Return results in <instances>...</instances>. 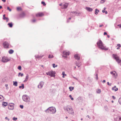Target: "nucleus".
I'll use <instances>...</instances> for the list:
<instances>
[{
  "instance_id": "obj_1",
  "label": "nucleus",
  "mask_w": 121,
  "mask_h": 121,
  "mask_svg": "<svg viewBox=\"0 0 121 121\" xmlns=\"http://www.w3.org/2000/svg\"><path fill=\"white\" fill-rule=\"evenodd\" d=\"M64 108L65 112H67L70 114H71L72 115H74V112L71 106L67 105Z\"/></svg>"
},
{
  "instance_id": "obj_2",
  "label": "nucleus",
  "mask_w": 121,
  "mask_h": 121,
  "mask_svg": "<svg viewBox=\"0 0 121 121\" xmlns=\"http://www.w3.org/2000/svg\"><path fill=\"white\" fill-rule=\"evenodd\" d=\"M97 44L99 48L102 50H107L108 49V48H106L104 47L102 42L100 40L97 42Z\"/></svg>"
},
{
  "instance_id": "obj_3",
  "label": "nucleus",
  "mask_w": 121,
  "mask_h": 121,
  "mask_svg": "<svg viewBox=\"0 0 121 121\" xmlns=\"http://www.w3.org/2000/svg\"><path fill=\"white\" fill-rule=\"evenodd\" d=\"M23 100L26 102H29L30 100L29 97L27 95H23L22 96Z\"/></svg>"
},
{
  "instance_id": "obj_4",
  "label": "nucleus",
  "mask_w": 121,
  "mask_h": 121,
  "mask_svg": "<svg viewBox=\"0 0 121 121\" xmlns=\"http://www.w3.org/2000/svg\"><path fill=\"white\" fill-rule=\"evenodd\" d=\"M112 57L113 58L116 60V61L118 63H119L121 62L120 65H121V60L119 59V57L117 55L115 54L112 55Z\"/></svg>"
},
{
  "instance_id": "obj_5",
  "label": "nucleus",
  "mask_w": 121,
  "mask_h": 121,
  "mask_svg": "<svg viewBox=\"0 0 121 121\" xmlns=\"http://www.w3.org/2000/svg\"><path fill=\"white\" fill-rule=\"evenodd\" d=\"M49 108V111L50 113L52 114L55 113L56 111V108L53 106L50 107Z\"/></svg>"
},
{
  "instance_id": "obj_6",
  "label": "nucleus",
  "mask_w": 121,
  "mask_h": 121,
  "mask_svg": "<svg viewBox=\"0 0 121 121\" xmlns=\"http://www.w3.org/2000/svg\"><path fill=\"white\" fill-rule=\"evenodd\" d=\"M14 104L13 103H9L8 106V108L10 110H13L14 108Z\"/></svg>"
},
{
  "instance_id": "obj_7",
  "label": "nucleus",
  "mask_w": 121,
  "mask_h": 121,
  "mask_svg": "<svg viewBox=\"0 0 121 121\" xmlns=\"http://www.w3.org/2000/svg\"><path fill=\"white\" fill-rule=\"evenodd\" d=\"M63 56L66 58L67 57V56L69 55V52H66L65 51H64L63 52Z\"/></svg>"
},
{
  "instance_id": "obj_8",
  "label": "nucleus",
  "mask_w": 121,
  "mask_h": 121,
  "mask_svg": "<svg viewBox=\"0 0 121 121\" xmlns=\"http://www.w3.org/2000/svg\"><path fill=\"white\" fill-rule=\"evenodd\" d=\"M44 83L43 82H40L38 86V87L39 88H42L43 86Z\"/></svg>"
},
{
  "instance_id": "obj_9",
  "label": "nucleus",
  "mask_w": 121,
  "mask_h": 121,
  "mask_svg": "<svg viewBox=\"0 0 121 121\" xmlns=\"http://www.w3.org/2000/svg\"><path fill=\"white\" fill-rule=\"evenodd\" d=\"M2 61L3 62H8V58L7 57L4 56L2 58Z\"/></svg>"
},
{
  "instance_id": "obj_10",
  "label": "nucleus",
  "mask_w": 121,
  "mask_h": 121,
  "mask_svg": "<svg viewBox=\"0 0 121 121\" xmlns=\"http://www.w3.org/2000/svg\"><path fill=\"white\" fill-rule=\"evenodd\" d=\"M3 45L4 48H8V42L7 41L4 42L3 43Z\"/></svg>"
},
{
  "instance_id": "obj_11",
  "label": "nucleus",
  "mask_w": 121,
  "mask_h": 121,
  "mask_svg": "<svg viewBox=\"0 0 121 121\" xmlns=\"http://www.w3.org/2000/svg\"><path fill=\"white\" fill-rule=\"evenodd\" d=\"M114 120L115 121H121V117H117L114 119Z\"/></svg>"
},
{
  "instance_id": "obj_12",
  "label": "nucleus",
  "mask_w": 121,
  "mask_h": 121,
  "mask_svg": "<svg viewBox=\"0 0 121 121\" xmlns=\"http://www.w3.org/2000/svg\"><path fill=\"white\" fill-rule=\"evenodd\" d=\"M85 9L89 12H91L93 10L92 8L87 7L85 8Z\"/></svg>"
},
{
  "instance_id": "obj_13",
  "label": "nucleus",
  "mask_w": 121,
  "mask_h": 121,
  "mask_svg": "<svg viewBox=\"0 0 121 121\" xmlns=\"http://www.w3.org/2000/svg\"><path fill=\"white\" fill-rule=\"evenodd\" d=\"M68 4L67 3H66L64 4V7L62 8V9H66L68 7Z\"/></svg>"
},
{
  "instance_id": "obj_14",
  "label": "nucleus",
  "mask_w": 121,
  "mask_h": 121,
  "mask_svg": "<svg viewBox=\"0 0 121 121\" xmlns=\"http://www.w3.org/2000/svg\"><path fill=\"white\" fill-rule=\"evenodd\" d=\"M43 15V14L41 13H39L36 14V16L37 17H42Z\"/></svg>"
},
{
  "instance_id": "obj_15",
  "label": "nucleus",
  "mask_w": 121,
  "mask_h": 121,
  "mask_svg": "<svg viewBox=\"0 0 121 121\" xmlns=\"http://www.w3.org/2000/svg\"><path fill=\"white\" fill-rule=\"evenodd\" d=\"M25 16V14L24 13H22L20 14L19 16L21 18H23Z\"/></svg>"
},
{
  "instance_id": "obj_16",
  "label": "nucleus",
  "mask_w": 121,
  "mask_h": 121,
  "mask_svg": "<svg viewBox=\"0 0 121 121\" xmlns=\"http://www.w3.org/2000/svg\"><path fill=\"white\" fill-rule=\"evenodd\" d=\"M51 74L50 75V76L51 77H55V73L53 71H52L51 72Z\"/></svg>"
},
{
  "instance_id": "obj_17",
  "label": "nucleus",
  "mask_w": 121,
  "mask_h": 121,
  "mask_svg": "<svg viewBox=\"0 0 121 121\" xmlns=\"http://www.w3.org/2000/svg\"><path fill=\"white\" fill-rule=\"evenodd\" d=\"M112 90H114L115 91H116L118 90V88H116V86H114V87L112 88Z\"/></svg>"
},
{
  "instance_id": "obj_18",
  "label": "nucleus",
  "mask_w": 121,
  "mask_h": 121,
  "mask_svg": "<svg viewBox=\"0 0 121 121\" xmlns=\"http://www.w3.org/2000/svg\"><path fill=\"white\" fill-rule=\"evenodd\" d=\"M74 57L77 60H78L80 59V57L77 55H75L74 56Z\"/></svg>"
},
{
  "instance_id": "obj_19",
  "label": "nucleus",
  "mask_w": 121,
  "mask_h": 121,
  "mask_svg": "<svg viewBox=\"0 0 121 121\" xmlns=\"http://www.w3.org/2000/svg\"><path fill=\"white\" fill-rule=\"evenodd\" d=\"M7 102H3L2 105L3 106H4V107H6V106L7 105Z\"/></svg>"
},
{
  "instance_id": "obj_20",
  "label": "nucleus",
  "mask_w": 121,
  "mask_h": 121,
  "mask_svg": "<svg viewBox=\"0 0 121 121\" xmlns=\"http://www.w3.org/2000/svg\"><path fill=\"white\" fill-rule=\"evenodd\" d=\"M13 85L14 86H17V81H13Z\"/></svg>"
},
{
  "instance_id": "obj_21",
  "label": "nucleus",
  "mask_w": 121,
  "mask_h": 121,
  "mask_svg": "<svg viewBox=\"0 0 121 121\" xmlns=\"http://www.w3.org/2000/svg\"><path fill=\"white\" fill-rule=\"evenodd\" d=\"M3 19L4 20H6V22H8V18L5 17V14H4L3 16Z\"/></svg>"
},
{
  "instance_id": "obj_22",
  "label": "nucleus",
  "mask_w": 121,
  "mask_h": 121,
  "mask_svg": "<svg viewBox=\"0 0 121 121\" xmlns=\"http://www.w3.org/2000/svg\"><path fill=\"white\" fill-rule=\"evenodd\" d=\"M80 13H78L77 12L75 11V13H74V14L75 15H76L77 16L80 15Z\"/></svg>"
},
{
  "instance_id": "obj_23",
  "label": "nucleus",
  "mask_w": 121,
  "mask_h": 121,
  "mask_svg": "<svg viewBox=\"0 0 121 121\" xmlns=\"http://www.w3.org/2000/svg\"><path fill=\"white\" fill-rule=\"evenodd\" d=\"M115 72L116 73V74H115V73H113L112 75L113 77H114L115 78H116L117 76V73H116V72L115 71Z\"/></svg>"
},
{
  "instance_id": "obj_24",
  "label": "nucleus",
  "mask_w": 121,
  "mask_h": 121,
  "mask_svg": "<svg viewBox=\"0 0 121 121\" xmlns=\"http://www.w3.org/2000/svg\"><path fill=\"white\" fill-rule=\"evenodd\" d=\"M99 12V10H98L97 9H95V14L96 15H97L98 14V12Z\"/></svg>"
},
{
  "instance_id": "obj_25",
  "label": "nucleus",
  "mask_w": 121,
  "mask_h": 121,
  "mask_svg": "<svg viewBox=\"0 0 121 121\" xmlns=\"http://www.w3.org/2000/svg\"><path fill=\"white\" fill-rule=\"evenodd\" d=\"M21 85V86H19V88L20 89L22 88V89H23L24 88V84H22Z\"/></svg>"
},
{
  "instance_id": "obj_26",
  "label": "nucleus",
  "mask_w": 121,
  "mask_h": 121,
  "mask_svg": "<svg viewBox=\"0 0 121 121\" xmlns=\"http://www.w3.org/2000/svg\"><path fill=\"white\" fill-rule=\"evenodd\" d=\"M13 52L14 51L12 49H10L9 51V53L10 54H12Z\"/></svg>"
},
{
  "instance_id": "obj_27",
  "label": "nucleus",
  "mask_w": 121,
  "mask_h": 121,
  "mask_svg": "<svg viewBox=\"0 0 121 121\" xmlns=\"http://www.w3.org/2000/svg\"><path fill=\"white\" fill-rule=\"evenodd\" d=\"M8 25L9 26V27H12L13 26V24L12 22H11L10 23H8Z\"/></svg>"
},
{
  "instance_id": "obj_28",
  "label": "nucleus",
  "mask_w": 121,
  "mask_h": 121,
  "mask_svg": "<svg viewBox=\"0 0 121 121\" xmlns=\"http://www.w3.org/2000/svg\"><path fill=\"white\" fill-rule=\"evenodd\" d=\"M74 88L73 87L70 86L69 87V89L70 91H72L74 89Z\"/></svg>"
},
{
  "instance_id": "obj_29",
  "label": "nucleus",
  "mask_w": 121,
  "mask_h": 121,
  "mask_svg": "<svg viewBox=\"0 0 121 121\" xmlns=\"http://www.w3.org/2000/svg\"><path fill=\"white\" fill-rule=\"evenodd\" d=\"M35 57L36 58H41L42 57V56H39V55H37V56L35 55Z\"/></svg>"
},
{
  "instance_id": "obj_30",
  "label": "nucleus",
  "mask_w": 121,
  "mask_h": 121,
  "mask_svg": "<svg viewBox=\"0 0 121 121\" xmlns=\"http://www.w3.org/2000/svg\"><path fill=\"white\" fill-rule=\"evenodd\" d=\"M44 111L46 113H49V108H48L46 110H45Z\"/></svg>"
},
{
  "instance_id": "obj_31",
  "label": "nucleus",
  "mask_w": 121,
  "mask_h": 121,
  "mask_svg": "<svg viewBox=\"0 0 121 121\" xmlns=\"http://www.w3.org/2000/svg\"><path fill=\"white\" fill-rule=\"evenodd\" d=\"M54 57V56L53 55H49L48 56V58H53Z\"/></svg>"
},
{
  "instance_id": "obj_32",
  "label": "nucleus",
  "mask_w": 121,
  "mask_h": 121,
  "mask_svg": "<svg viewBox=\"0 0 121 121\" xmlns=\"http://www.w3.org/2000/svg\"><path fill=\"white\" fill-rule=\"evenodd\" d=\"M22 10V8L21 7H18L17 8V10L18 11H20Z\"/></svg>"
},
{
  "instance_id": "obj_33",
  "label": "nucleus",
  "mask_w": 121,
  "mask_h": 121,
  "mask_svg": "<svg viewBox=\"0 0 121 121\" xmlns=\"http://www.w3.org/2000/svg\"><path fill=\"white\" fill-rule=\"evenodd\" d=\"M101 90L100 89H98L97 90V92L98 93H101Z\"/></svg>"
},
{
  "instance_id": "obj_34",
  "label": "nucleus",
  "mask_w": 121,
  "mask_h": 121,
  "mask_svg": "<svg viewBox=\"0 0 121 121\" xmlns=\"http://www.w3.org/2000/svg\"><path fill=\"white\" fill-rule=\"evenodd\" d=\"M21 68L22 67L20 65L18 66V67L17 68L18 69L20 70H21Z\"/></svg>"
},
{
  "instance_id": "obj_35",
  "label": "nucleus",
  "mask_w": 121,
  "mask_h": 121,
  "mask_svg": "<svg viewBox=\"0 0 121 121\" xmlns=\"http://www.w3.org/2000/svg\"><path fill=\"white\" fill-rule=\"evenodd\" d=\"M102 12L103 13H105L106 14H107L108 13L107 11H105V10H103L102 11Z\"/></svg>"
},
{
  "instance_id": "obj_36",
  "label": "nucleus",
  "mask_w": 121,
  "mask_h": 121,
  "mask_svg": "<svg viewBox=\"0 0 121 121\" xmlns=\"http://www.w3.org/2000/svg\"><path fill=\"white\" fill-rule=\"evenodd\" d=\"M51 72L50 71V72H47L46 73V74L47 75H49V76H50V73H51Z\"/></svg>"
},
{
  "instance_id": "obj_37",
  "label": "nucleus",
  "mask_w": 121,
  "mask_h": 121,
  "mask_svg": "<svg viewBox=\"0 0 121 121\" xmlns=\"http://www.w3.org/2000/svg\"><path fill=\"white\" fill-rule=\"evenodd\" d=\"M41 4H43V6H45L46 5L45 2L43 1H42L41 2Z\"/></svg>"
},
{
  "instance_id": "obj_38",
  "label": "nucleus",
  "mask_w": 121,
  "mask_h": 121,
  "mask_svg": "<svg viewBox=\"0 0 121 121\" xmlns=\"http://www.w3.org/2000/svg\"><path fill=\"white\" fill-rule=\"evenodd\" d=\"M69 97H70V98L71 99V100H73V98L72 97V96L71 95H69Z\"/></svg>"
},
{
  "instance_id": "obj_39",
  "label": "nucleus",
  "mask_w": 121,
  "mask_h": 121,
  "mask_svg": "<svg viewBox=\"0 0 121 121\" xmlns=\"http://www.w3.org/2000/svg\"><path fill=\"white\" fill-rule=\"evenodd\" d=\"M119 102L120 104H121V97L119 99Z\"/></svg>"
},
{
  "instance_id": "obj_40",
  "label": "nucleus",
  "mask_w": 121,
  "mask_h": 121,
  "mask_svg": "<svg viewBox=\"0 0 121 121\" xmlns=\"http://www.w3.org/2000/svg\"><path fill=\"white\" fill-rule=\"evenodd\" d=\"M76 65L78 67V68H79L80 67V66L79 65V63H76Z\"/></svg>"
},
{
  "instance_id": "obj_41",
  "label": "nucleus",
  "mask_w": 121,
  "mask_h": 121,
  "mask_svg": "<svg viewBox=\"0 0 121 121\" xmlns=\"http://www.w3.org/2000/svg\"><path fill=\"white\" fill-rule=\"evenodd\" d=\"M2 81L4 82L6 81V78H4L2 80Z\"/></svg>"
},
{
  "instance_id": "obj_42",
  "label": "nucleus",
  "mask_w": 121,
  "mask_h": 121,
  "mask_svg": "<svg viewBox=\"0 0 121 121\" xmlns=\"http://www.w3.org/2000/svg\"><path fill=\"white\" fill-rule=\"evenodd\" d=\"M17 118L15 117H14L13 118V120H17Z\"/></svg>"
},
{
  "instance_id": "obj_43",
  "label": "nucleus",
  "mask_w": 121,
  "mask_h": 121,
  "mask_svg": "<svg viewBox=\"0 0 121 121\" xmlns=\"http://www.w3.org/2000/svg\"><path fill=\"white\" fill-rule=\"evenodd\" d=\"M20 107L22 109L23 108V105H20Z\"/></svg>"
},
{
  "instance_id": "obj_44",
  "label": "nucleus",
  "mask_w": 121,
  "mask_h": 121,
  "mask_svg": "<svg viewBox=\"0 0 121 121\" xmlns=\"http://www.w3.org/2000/svg\"><path fill=\"white\" fill-rule=\"evenodd\" d=\"M105 0H101V2L102 3H103L105 1Z\"/></svg>"
},
{
  "instance_id": "obj_45",
  "label": "nucleus",
  "mask_w": 121,
  "mask_h": 121,
  "mask_svg": "<svg viewBox=\"0 0 121 121\" xmlns=\"http://www.w3.org/2000/svg\"><path fill=\"white\" fill-rule=\"evenodd\" d=\"M62 74L63 75H65L66 76V75L65 73V72H62Z\"/></svg>"
},
{
  "instance_id": "obj_46",
  "label": "nucleus",
  "mask_w": 121,
  "mask_h": 121,
  "mask_svg": "<svg viewBox=\"0 0 121 121\" xmlns=\"http://www.w3.org/2000/svg\"><path fill=\"white\" fill-rule=\"evenodd\" d=\"M28 78H29L28 75H27V76H26V79H27V80H28Z\"/></svg>"
},
{
  "instance_id": "obj_47",
  "label": "nucleus",
  "mask_w": 121,
  "mask_h": 121,
  "mask_svg": "<svg viewBox=\"0 0 121 121\" xmlns=\"http://www.w3.org/2000/svg\"><path fill=\"white\" fill-rule=\"evenodd\" d=\"M71 17H69V18L68 19V20L67 21V22H69V20H70L71 19Z\"/></svg>"
},
{
  "instance_id": "obj_48",
  "label": "nucleus",
  "mask_w": 121,
  "mask_h": 121,
  "mask_svg": "<svg viewBox=\"0 0 121 121\" xmlns=\"http://www.w3.org/2000/svg\"><path fill=\"white\" fill-rule=\"evenodd\" d=\"M107 83V84L108 85H109L110 86H111L112 84L111 83H110V84H109V82H108Z\"/></svg>"
},
{
  "instance_id": "obj_49",
  "label": "nucleus",
  "mask_w": 121,
  "mask_h": 121,
  "mask_svg": "<svg viewBox=\"0 0 121 121\" xmlns=\"http://www.w3.org/2000/svg\"><path fill=\"white\" fill-rule=\"evenodd\" d=\"M117 46H118L119 47H121V45L120 44H117Z\"/></svg>"
},
{
  "instance_id": "obj_50",
  "label": "nucleus",
  "mask_w": 121,
  "mask_h": 121,
  "mask_svg": "<svg viewBox=\"0 0 121 121\" xmlns=\"http://www.w3.org/2000/svg\"><path fill=\"white\" fill-rule=\"evenodd\" d=\"M2 97L3 98V96L1 95H0V101L2 100L1 99H2Z\"/></svg>"
},
{
  "instance_id": "obj_51",
  "label": "nucleus",
  "mask_w": 121,
  "mask_h": 121,
  "mask_svg": "<svg viewBox=\"0 0 121 121\" xmlns=\"http://www.w3.org/2000/svg\"><path fill=\"white\" fill-rule=\"evenodd\" d=\"M96 78L97 80L98 79V74L97 73L96 74Z\"/></svg>"
},
{
  "instance_id": "obj_52",
  "label": "nucleus",
  "mask_w": 121,
  "mask_h": 121,
  "mask_svg": "<svg viewBox=\"0 0 121 121\" xmlns=\"http://www.w3.org/2000/svg\"><path fill=\"white\" fill-rule=\"evenodd\" d=\"M115 72V71H111V72H110V73L111 74H113V72Z\"/></svg>"
},
{
  "instance_id": "obj_53",
  "label": "nucleus",
  "mask_w": 121,
  "mask_h": 121,
  "mask_svg": "<svg viewBox=\"0 0 121 121\" xmlns=\"http://www.w3.org/2000/svg\"><path fill=\"white\" fill-rule=\"evenodd\" d=\"M32 21L33 22H35L36 21V20L35 19H33L32 20Z\"/></svg>"
},
{
  "instance_id": "obj_54",
  "label": "nucleus",
  "mask_w": 121,
  "mask_h": 121,
  "mask_svg": "<svg viewBox=\"0 0 121 121\" xmlns=\"http://www.w3.org/2000/svg\"><path fill=\"white\" fill-rule=\"evenodd\" d=\"M73 78H74V79H76V80H78V79L77 78H76V77H73Z\"/></svg>"
},
{
  "instance_id": "obj_55",
  "label": "nucleus",
  "mask_w": 121,
  "mask_h": 121,
  "mask_svg": "<svg viewBox=\"0 0 121 121\" xmlns=\"http://www.w3.org/2000/svg\"><path fill=\"white\" fill-rule=\"evenodd\" d=\"M55 64H52V66H53V67L54 68H55Z\"/></svg>"
},
{
  "instance_id": "obj_56",
  "label": "nucleus",
  "mask_w": 121,
  "mask_h": 121,
  "mask_svg": "<svg viewBox=\"0 0 121 121\" xmlns=\"http://www.w3.org/2000/svg\"><path fill=\"white\" fill-rule=\"evenodd\" d=\"M8 10H9L10 11H11V9H10L9 7H8Z\"/></svg>"
},
{
  "instance_id": "obj_57",
  "label": "nucleus",
  "mask_w": 121,
  "mask_h": 121,
  "mask_svg": "<svg viewBox=\"0 0 121 121\" xmlns=\"http://www.w3.org/2000/svg\"><path fill=\"white\" fill-rule=\"evenodd\" d=\"M112 98H113V99H116V98L114 96H112Z\"/></svg>"
},
{
  "instance_id": "obj_58",
  "label": "nucleus",
  "mask_w": 121,
  "mask_h": 121,
  "mask_svg": "<svg viewBox=\"0 0 121 121\" xmlns=\"http://www.w3.org/2000/svg\"><path fill=\"white\" fill-rule=\"evenodd\" d=\"M118 26H119L120 28L121 27V24H119L118 25Z\"/></svg>"
},
{
  "instance_id": "obj_59",
  "label": "nucleus",
  "mask_w": 121,
  "mask_h": 121,
  "mask_svg": "<svg viewBox=\"0 0 121 121\" xmlns=\"http://www.w3.org/2000/svg\"><path fill=\"white\" fill-rule=\"evenodd\" d=\"M107 33L106 32H104V35H107Z\"/></svg>"
},
{
  "instance_id": "obj_60",
  "label": "nucleus",
  "mask_w": 121,
  "mask_h": 121,
  "mask_svg": "<svg viewBox=\"0 0 121 121\" xmlns=\"http://www.w3.org/2000/svg\"><path fill=\"white\" fill-rule=\"evenodd\" d=\"M21 77H22L23 76V73H21Z\"/></svg>"
},
{
  "instance_id": "obj_61",
  "label": "nucleus",
  "mask_w": 121,
  "mask_h": 121,
  "mask_svg": "<svg viewBox=\"0 0 121 121\" xmlns=\"http://www.w3.org/2000/svg\"><path fill=\"white\" fill-rule=\"evenodd\" d=\"M103 26V25H100L99 26V27H101L102 26Z\"/></svg>"
},
{
  "instance_id": "obj_62",
  "label": "nucleus",
  "mask_w": 121,
  "mask_h": 121,
  "mask_svg": "<svg viewBox=\"0 0 121 121\" xmlns=\"http://www.w3.org/2000/svg\"><path fill=\"white\" fill-rule=\"evenodd\" d=\"M2 1H3L4 2H6V0H2Z\"/></svg>"
},
{
  "instance_id": "obj_63",
  "label": "nucleus",
  "mask_w": 121,
  "mask_h": 121,
  "mask_svg": "<svg viewBox=\"0 0 121 121\" xmlns=\"http://www.w3.org/2000/svg\"><path fill=\"white\" fill-rule=\"evenodd\" d=\"M21 74V73H18V76H20V74Z\"/></svg>"
},
{
  "instance_id": "obj_64",
  "label": "nucleus",
  "mask_w": 121,
  "mask_h": 121,
  "mask_svg": "<svg viewBox=\"0 0 121 121\" xmlns=\"http://www.w3.org/2000/svg\"><path fill=\"white\" fill-rule=\"evenodd\" d=\"M106 81L105 80H104L103 81V83H105V82Z\"/></svg>"
}]
</instances>
